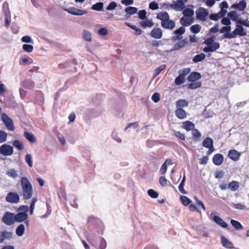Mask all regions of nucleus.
I'll use <instances>...</instances> for the list:
<instances>
[{
    "instance_id": "52",
    "label": "nucleus",
    "mask_w": 249,
    "mask_h": 249,
    "mask_svg": "<svg viewBox=\"0 0 249 249\" xmlns=\"http://www.w3.org/2000/svg\"><path fill=\"white\" fill-rule=\"evenodd\" d=\"M185 81V78L179 74L178 76L176 78L175 83L177 85H180L183 84Z\"/></svg>"
},
{
    "instance_id": "23",
    "label": "nucleus",
    "mask_w": 249,
    "mask_h": 249,
    "mask_svg": "<svg viewBox=\"0 0 249 249\" xmlns=\"http://www.w3.org/2000/svg\"><path fill=\"white\" fill-rule=\"evenodd\" d=\"M201 77L200 74L197 72H193L188 77V80L190 82H195L200 79Z\"/></svg>"
},
{
    "instance_id": "63",
    "label": "nucleus",
    "mask_w": 249,
    "mask_h": 249,
    "mask_svg": "<svg viewBox=\"0 0 249 249\" xmlns=\"http://www.w3.org/2000/svg\"><path fill=\"white\" fill-rule=\"evenodd\" d=\"M117 7V4L115 1L111 2L108 5L106 9L107 10H113Z\"/></svg>"
},
{
    "instance_id": "29",
    "label": "nucleus",
    "mask_w": 249,
    "mask_h": 249,
    "mask_svg": "<svg viewBox=\"0 0 249 249\" xmlns=\"http://www.w3.org/2000/svg\"><path fill=\"white\" fill-rule=\"evenodd\" d=\"M221 240L223 246L227 248L232 249L233 248L232 243L229 241L225 237L221 236Z\"/></svg>"
},
{
    "instance_id": "21",
    "label": "nucleus",
    "mask_w": 249,
    "mask_h": 249,
    "mask_svg": "<svg viewBox=\"0 0 249 249\" xmlns=\"http://www.w3.org/2000/svg\"><path fill=\"white\" fill-rule=\"evenodd\" d=\"M224 160V157L222 154H216L213 158V163L216 165H221Z\"/></svg>"
},
{
    "instance_id": "53",
    "label": "nucleus",
    "mask_w": 249,
    "mask_h": 249,
    "mask_svg": "<svg viewBox=\"0 0 249 249\" xmlns=\"http://www.w3.org/2000/svg\"><path fill=\"white\" fill-rule=\"evenodd\" d=\"M24 136L30 142H35L36 141V138L32 133L25 132Z\"/></svg>"
},
{
    "instance_id": "25",
    "label": "nucleus",
    "mask_w": 249,
    "mask_h": 249,
    "mask_svg": "<svg viewBox=\"0 0 249 249\" xmlns=\"http://www.w3.org/2000/svg\"><path fill=\"white\" fill-rule=\"evenodd\" d=\"M21 85L24 89H31L34 87V83L31 80L26 79L22 82Z\"/></svg>"
},
{
    "instance_id": "42",
    "label": "nucleus",
    "mask_w": 249,
    "mask_h": 249,
    "mask_svg": "<svg viewBox=\"0 0 249 249\" xmlns=\"http://www.w3.org/2000/svg\"><path fill=\"white\" fill-rule=\"evenodd\" d=\"M125 24L126 26H127L128 27L131 28L132 29L135 30V35H140L142 34V31L140 28L137 27L136 26L131 25V24H130L129 23L126 22V23H125Z\"/></svg>"
},
{
    "instance_id": "34",
    "label": "nucleus",
    "mask_w": 249,
    "mask_h": 249,
    "mask_svg": "<svg viewBox=\"0 0 249 249\" xmlns=\"http://www.w3.org/2000/svg\"><path fill=\"white\" fill-rule=\"evenodd\" d=\"M8 4L7 3L4 2L3 4V8L4 9L5 8L7 9V11L6 12L4 10L5 13V25L8 26L10 23V21L9 20L8 18H10V13L8 9Z\"/></svg>"
},
{
    "instance_id": "44",
    "label": "nucleus",
    "mask_w": 249,
    "mask_h": 249,
    "mask_svg": "<svg viewBox=\"0 0 249 249\" xmlns=\"http://www.w3.org/2000/svg\"><path fill=\"white\" fill-rule=\"evenodd\" d=\"M180 199L182 203L184 206H188V205L191 204V203L192 202V200L190 198H189L188 197H187L185 196H181L180 197Z\"/></svg>"
},
{
    "instance_id": "26",
    "label": "nucleus",
    "mask_w": 249,
    "mask_h": 249,
    "mask_svg": "<svg viewBox=\"0 0 249 249\" xmlns=\"http://www.w3.org/2000/svg\"><path fill=\"white\" fill-rule=\"evenodd\" d=\"M231 31V27L230 26H224L222 27L219 31L220 33L224 34V37L226 38L231 39L232 37H227L229 35H230Z\"/></svg>"
},
{
    "instance_id": "3",
    "label": "nucleus",
    "mask_w": 249,
    "mask_h": 249,
    "mask_svg": "<svg viewBox=\"0 0 249 249\" xmlns=\"http://www.w3.org/2000/svg\"><path fill=\"white\" fill-rule=\"evenodd\" d=\"M90 244L98 249H105L107 247V243L105 240L100 236H92L90 237Z\"/></svg>"
},
{
    "instance_id": "7",
    "label": "nucleus",
    "mask_w": 249,
    "mask_h": 249,
    "mask_svg": "<svg viewBox=\"0 0 249 249\" xmlns=\"http://www.w3.org/2000/svg\"><path fill=\"white\" fill-rule=\"evenodd\" d=\"M209 13L208 9L201 7H199L196 12V18L202 21H206Z\"/></svg>"
},
{
    "instance_id": "55",
    "label": "nucleus",
    "mask_w": 249,
    "mask_h": 249,
    "mask_svg": "<svg viewBox=\"0 0 249 249\" xmlns=\"http://www.w3.org/2000/svg\"><path fill=\"white\" fill-rule=\"evenodd\" d=\"M25 160L30 167L33 166L32 156L31 154H28L26 155Z\"/></svg>"
},
{
    "instance_id": "10",
    "label": "nucleus",
    "mask_w": 249,
    "mask_h": 249,
    "mask_svg": "<svg viewBox=\"0 0 249 249\" xmlns=\"http://www.w3.org/2000/svg\"><path fill=\"white\" fill-rule=\"evenodd\" d=\"M1 119L5 124L7 128L9 130L13 131L14 130V126L12 120L5 113H2L1 115Z\"/></svg>"
},
{
    "instance_id": "37",
    "label": "nucleus",
    "mask_w": 249,
    "mask_h": 249,
    "mask_svg": "<svg viewBox=\"0 0 249 249\" xmlns=\"http://www.w3.org/2000/svg\"><path fill=\"white\" fill-rule=\"evenodd\" d=\"M103 7L104 3L102 2H99L92 5L91 9L93 10L101 11L103 10Z\"/></svg>"
},
{
    "instance_id": "58",
    "label": "nucleus",
    "mask_w": 249,
    "mask_h": 249,
    "mask_svg": "<svg viewBox=\"0 0 249 249\" xmlns=\"http://www.w3.org/2000/svg\"><path fill=\"white\" fill-rule=\"evenodd\" d=\"M215 39V36H212L206 39L203 42V43L206 45H209L213 43H216L217 42L214 41Z\"/></svg>"
},
{
    "instance_id": "40",
    "label": "nucleus",
    "mask_w": 249,
    "mask_h": 249,
    "mask_svg": "<svg viewBox=\"0 0 249 249\" xmlns=\"http://www.w3.org/2000/svg\"><path fill=\"white\" fill-rule=\"evenodd\" d=\"M3 240L5 239H10L13 238V232L12 231H4L1 232Z\"/></svg>"
},
{
    "instance_id": "64",
    "label": "nucleus",
    "mask_w": 249,
    "mask_h": 249,
    "mask_svg": "<svg viewBox=\"0 0 249 249\" xmlns=\"http://www.w3.org/2000/svg\"><path fill=\"white\" fill-rule=\"evenodd\" d=\"M57 138L59 142L61 143L62 145H65L66 144V141L64 136L60 133L57 135Z\"/></svg>"
},
{
    "instance_id": "36",
    "label": "nucleus",
    "mask_w": 249,
    "mask_h": 249,
    "mask_svg": "<svg viewBox=\"0 0 249 249\" xmlns=\"http://www.w3.org/2000/svg\"><path fill=\"white\" fill-rule=\"evenodd\" d=\"M182 14L184 17H192L194 15V11L192 8H186L183 10Z\"/></svg>"
},
{
    "instance_id": "33",
    "label": "nucleus",
    "mask_w": 249,
    "mask_h": 249,
    "mask_svg": "<svg viewBox=\"0 0 249 249\" xmlns=\"http://www.w3.org/2000/svg\"><path fill=\"white\" fill-rule=\"evenodd\" d=\"M239 188V183L236 181H232L228 184V188L231 191L235 192Z\"/></svg>"
},
{
    "instance_id": "17",
    "label": "nucleus",
    "mask_w": 249,
    "mask_h": 249,
    "mask_svg": "<svg viewBox=\"0 0 249 249\" xmlns=\"http://www.w3.org/2000/svg\"><path fill=\"white\" fill-rule=\"evenodd\" d=\"M150 36L155 39H160L162 36V31L160 28H154L150 33Z\"/></svg>"
},
{
    "instance_id": "20",
    "label": "nucleus",
    "mask_w": 249,
    "mask_h": 249,
    "mask_svg": "<svg viewBox=\"0 0 249 249\" xmlns=\"http://www.w3.org/2000/svg\"><path fill=\"white\" fill-rule=\"evenodd\" d=\"M187 44V42L185 39L179 40L178 42L176 43L174 46L171 49L170 52H174L178 50L185 46Z\"/></svg>"
},
{
    "instance_id": "14",
    "label": "nucleus",
    "mask_w": 249,
    "mask_h": 249,
    "mask_svg": "<svg viewBox=\"0 0 249 249\" xmlns=\"http://www.w3.org/2000/svg\"><path fill=\"white\" fill-rule=\"evenodd\" d=\"M161 26L164 29L171 30L175 28L176 23L174 20L169 18L167 20L161 22Z\"/></svg>"
},
{
    "instance_id": "41",
    "label": "nucleus",
    "mask_w": 249,
    "mask_h": 249,
    "mask_svg": "<svg viewBox=\"0 0 249 249\" xmlns=\"http://www.w3.org/2000/svg\"><path fill=\"white\" fill-rule=\"evenodd\" d=\"M231 225L236 230H242L243 229V226L240 222L237 221L232 219L231 220Z\"/></svg>"
},
{
    "instance_id": "35",
    "label": "nucleus",
    "mask_w": 249,
    "mask_h": 249,
    "mask_svg": "<svg viewBox=\"0 0 249 249\" xmlns=\"http://www.w3.org/2000/svg\"><path fill=\"white\" fill-rule=\"evenodd\" d=\"M188 102L185 100H178L176 103V105L177 108H181V107H187Z\"/></svg>"
},
{
    "instance_id": "5",
    "label": "nucleus",
    "mask_w": 249,
    "mask_h": 249,
    "mask_svg": "<svg viewBox=\"0 0 249 249\" xmlns=\"http://www.w3.org/2000/svg\"><path fill=\"white\" fill-rule=\"evenodd\" d=\"M188 0H177L174 1L171 4H165L167 6L171 7L177 11H181L185 7V3L188 2Z\"/></svg>"
},
{
    "instance_id": "22",
    "label": "nucleus",
    "mask_w": 249,
    "mask_h": 249,
    "mask_svg": "<svg viewBox=\"0 0 249 249\" xmlns=\"http://www.w3.org/2000/svg\"><path fill=\"white\" fill-rule=\"evenodd\" d=\"M240 156V153L235 150H231L228 153L229 157L234 161L237 160Z\"/></svg>"
},
{
    "instance_id": "27",
    "label": "nucleus",
    "mask_w": 249,
    "mask_h": 249,
    "mask_svg": "<svg viewBox=\"0 0 249 249\" xmlns=\"http://www.w3.org/2000/svg\"><path fill=\"white\" fill-rule=\"evenodd\" d=\"M170 18L168 13L166 12H160L158 13L157 18L163 22Z\"/></svg>"
},
{
    "instance_id": "31",
    "label": "nucleus",
    "mask_w": 249,
    "mask_h": 249,
    "mask_svg": "<svg viewBox=\"0 0 249 249\" xmlns=\"http://www.w3.org/2000/svg\"><path fill=\"white\" fill-rule=\"evenodd\" d=\"M202 146L205 148L213 146V140L210 137L206 138L202 142Z\"/></svg>"
},
{
    "instance_id": "48",
    "label": "nucleus",
    "mask_w": 249,
    "mask_h": 249,
    "mask_svg": "<svg viewBox=\"0 0 249 249\" xmlns=\"http://www.w3.org/2000/svg\"><path fill=\"white\" fill-rule=\"evenodd\" d=\"M201 86V83L198 81L192 82L191 83L188 85V88L190 89H196L200 87Z\"/></svg>"
},
{
    "instance_id": "39",
    "label": "nucleus",
    "mask_w": 249,
    "mask_h": 249,
    "mask_svg": "<svg viewBox=\"0 0 249 249\" xmlns=\"http://www.w3.org/2000/svg\"><path fill=\"white\" fill-rule=\"evenodd\" d=\"M205 54L203 53L197 54L193 58V61L194 63L200 62L205 59Z\"/></svg>"
},
{
    "instance_id": "19",
    "label": "nucleus",
    "mask_w": 249,
    "mask_h": 249,
    "mask_svg": "<svg viewBox=\"0 0 249 249\" xmlns=\"http://www.w3.org/2000/svg\"><path fill=\"white\" fill-rule=\"evenodd\" d=\"M228 17L232 21H235L238 23V21L241 19L240 15L238 14L235 11H231L227 14Z\"/></svg>"
},
{
    "instance_id": "8",
    "label": "nucleus",
    "mask_w": 249,
    "mask_h": 249,
    "mask_svg": "<svg viewBox=\"0 0 249 249\" xmlns=\"http://www.w3.org/2000/svg\"><path fill=\"white\" fill-rule=\"evenodd\" d=\"M5 199L8 203L17 204L19 202L20 197L18 193L12 192L7 194Z\"/></svg>"
},
{
    "instance_id": "28",
    "label": "nucleus",
    "mask_w": 249,
    "mask_h": 249,
    "mask_svg": "<svg viewBox=\"0 0 249 249\" xmlns=\"http://www.w3.org/2000/svg\"><path fill=\"white\" fill-rule=\"evenodd\" d=\"M182 127L187 131L192 130L195 128V124L192 122L187 121L182 123Z\"/></svg>"
},
{
    "instance_id": "60",
    "label": "nucleus",
    "mask_w": 249,
    "mask_h": 249,
    "mask_svg": "<svg viewBox=\"0 0 249 249\" xmlns=\"http://www.w3.org/2000/svg\"><path fill=\"white\" fill-rule=\"evenodd\" d=\"M192 135L193 137L196 138V139H199L201 136V133L196 129H193L192 131Z\"/></svg>"
},
{
    "instance_id": "12",
    "label": "nucleus",
    "mask_w": 249,
    "mask_h": 249,
    "mask_svg": "<svg viewBox=\"0 0 249 249\" xmlns=\"http://www.w3.org/2000/svg\"><path fill=\"white\" fill-rule=\"evenodd\" d=\"M185 32V29L183 27H181L173 32L175 36L172 37V40L176 41L181 39L182 35Z\"/></svg>"
},
{
    "instance_id": "47",
    "label": "nucleus",
    "mask_w": 249,
    "mask_h": 249,
    "mask_svg": "<svg viewBox=\"0 0 249 249\" xmlns=\"http://www.w3.org/2000/svg\"><path fill=\"white\" fill-rule=\"evenodd\" d=\"M138 9L134 7H128L125 9L126 13L129 15H133L137 12Z\"/></svg>"
},
{
    "instance_id": "54",
    "label": "nucleus",
    "mask_w": 249,
    "mask_h": 249,
    "mask_svg": "<svg viewBox=\"0 0 249 249\" xmlns=\"http://www.w3.org/2000/svg\"><path fill=\"white\" fill-rule=\"evenodd\" d=\"M37 201V199L36 198H33L32 200V201L30 204V206L29 207V211H30V214L32 215L34 213V211L35 207V204Z\"/></svg>"
},
{
    "instance_id": "57",
    "label": "nucleus",
    "mask_w": 249,
    "mask_h": 249,
    "mask_svg": "<svg viewBox=\"0 0 249 249\" xmlns=\"http://www.w3.org/2000/svg\"><path fill=\"white\" fill-rule=\"evenodd\" d=\"M33 46L32 45L30 44H24L22 46V49L23 50L27 53H31L33 50Z\"/></svg>"
},
{
    "instance_id": "46",
    "label": "nucleus",
    "mask_w": 249,
    "mask_h": 249,
    "mask_svg": "<svg viewBox=\"0 0 249 249\" xmlns=\"http://www.w3.org/2000/svg\"><path fill=\"white\" fill-rule=\"evenodd\" d=\"M166 67V66L165 65H161L159 67L156 69L154 71L153 78H155L158 75H159V74L165 69Z\"/></svg>"
},
{
    "instance_id": "1",
    "label": "nucleus",
    "mask_w": 249,
    "mask_h": 249,
    "mask_svg": "<svg viewBox=\"0 0 249 249\" xmlns=\"http://www.w3.org/2000/svg\"><path fill=\"white\" fill-rule=\"evenodd\" d=\"M17 211V213H15L16 222L18 223L24 222L25 225L29 226L30 222L27 214V212L29 211V207L26 205L20 206L18 208Z\"/></svg>"
},
{
    "instance_id": "50",
    "label": "nucleus",
    "mask_w": 249,
    "mask_h": 249,
    "mask_svg": "<svg viewBox=\"0 0 249 249\" xmlns=\"http://www.w3.org/2000/svg\"><path fill=\"white\" fill-rule=\"evenodd\" d=\"M13 145L19 150H22L24 148L23 143L18 140H15L13 142Z\"/></svg>"
},
{
    "instance_id": "9",
    "label": "nucleus",
    "mask_w": 249,
    "mask_h": 249,
    "mask_svg": "<svg viewBox=\"0 0 249 249\" xmlns=\"http://www.w3.org/2000/svg\"><path fill=\"white\" fill-rule=\"evenodd\" d=\"M13 152V147L9 144H3L0 147V154L3 156H11Z\"/></svg>"
},
{
    "instance_id": "45",
    "label": "nucleus",
    "mask_w": 249,
    "mask_h": 249,
    "mask_svg": "<svg viewBox=\"0 0 249 249\" xmlns=\"http://www.w3.org/2000/svg\"><path fill=\"white\" fill-rule=\"evenodd\" d=\"M140 24L142 27L144 28L151 27L153 25V23L152 22V20H149L148 19L141 21Z\"/></svg>"
},
{
    "instance_id": "2",
    "label": "nucleus",
    "mask_w": 249,
    "mask_h": 249,
    "mask_svg": "<svg viewBox=\"0 0 249 249\" xmlns=\"http://www.w3.org/2000/svg\"><path fill=\"white\" fill-rule=\"evenodd\" d=\"M20 182L23 198L24 199H29L32 197L33 194L32 185L29 179L26 177L22 178Z\"/></svg>"
},
{
    "instance_id": "56",
    "label": "nucleus",
    "mask_w": 249,
    "mask_h": 249,
    "mask_svg": "<svg viewBox=\"0 0 249 249\" xmlns=\"http://www.w3.org/2000/svg\"><path fill=\"white\" fill-rule=\"evenodd\" d=\"M7 133L2 130H0V142L2 143L6 141Z\"/></svg>"
},
{
    "instance_id": "32",
    "label": "nucleus",
    "mask_w": 249,
    "mask_h": 249,
    "mask_svg": "<svg viewBox=\"0 0 249 249\" xmlns=\"http://www.w3.org/2000/svg\"><path fill=\"white\" fill-rule=\"evenodd\" d=\"M176 115L180 119H183L186 117L187 113L182 108H177L176 111Z\"/></svg>"
},
{
    "instance_id": "38",
    "label": "nucleus",
    "mask_w": 249,
    "mask_h": 249,
    "mask_svg": "<svg viewBox=\"0 0 249 249\" xmlns=\"http://www.w3.org/2000/svg\"><path fill=\"white\" fill-rule=\"evenodd\" d=\"M33 63V60L29 57H22L20 59L19 64L21 65L30 64Z\"/></svg>"
},
{
    "instance_id": "18",
    "label": "nucleus",
    "mask_w": 249,
    "mask_h": 249,
    "mask_svg": "<svg viewBox=\"0 0 249 249\" xmlns=\"http://www.w3.org/2000/svg\"><path fill=\"white\" fill-rule=\"evenodd\" d=\"M194 21L193 17H183L180 18V23L183 26H189Z\"/></svg>"
},
{
    "instance_id": "24",
    "label": "nucleus",
    "mask_w": 249,
    "mask_h": 249,
    "mask_svg": "<svg viewBox=\"0 0 249 249\" xmlns=\"http://www.w3.org/2000/svg\"><path fill=\"white\" fill-rule=\"evenodd\" d=\"M5 174L9 177L16 178L18 177V172L14 168H8L5 172Z\"/></svg>"
},
{
    "instance_id": "4",
    "label": "nucleus",
    "mask_w": 249,
    "mask_h": 249,
    "mask_svg": "<svg viewBox=\"0 0 249 249\" xmlns=\"http://www.w3.org/2000/svg\"><path fill=\"white\" fill-rule=\"evenodd\" d=\"M247 35V32L243 26L238 23H236L235 29L227 37L234 38L237 36H244Z\"/></svg>"
},
{
    "instance_id": "43",
    "label": "nucleus",
    "mask_w": 249,
    "mask_h": 249,
    "mask_svg": "<svg viewBox=\"0 0 249 249\" xmlns=\"http://www.w3.org/2000/svg\"><path fill=\"white\" fill-rule=\"evenodd\" d=\"M83 37L86 41L89 42L91 41V35L89 31L87 30H84L83 31Z\"/></svg>"
},
{
    "instance_id": "49",
    "label": "nucleus",
    "mask_w": 249,
    "mask_h": 249,
    "mask_svg": "<svg viewBox=\"0 0 249 249\" xmlns=\"http://www.w3.org/2000/svg\"><path fill=\"white\" fill-rule=\"evenodd\" d=\"M201 30V26L198 24H195L190 27V31L192 33L197 34Z\"/></svg>"
},
{
    "instance_id": "51",
    "label": "nucleus",
    "mask_w": 249,
    "mask_h": 249,
    "mask_svg": "<svg viewBox=\"0 0 249 249\" xmlns=\"http://www.w3.org/2000/svg\"><path fill=\"white\" fill-rule=\"evenodd\" d=\"M69 200L71 206L75 208H78V204L75 201V197L73 195H71L69 196Z\"/></svg>"
},
{
    "instance_id": "30",
    "label": "nucleus",
    "mask_w": 249,
    "mask_h": 249,
    "mask_svg": "<svg viewBox=\"0 0 249 249\" xmlns=\"http://www.w3.org/2000/svg\"><path fill=\"white\" fill-rule=\"evenodd\" d=\"M25 230V225L23 224H20L17 227L16 233L18 236H21L24 234Z\"/></svg>"
},
{
    "instance_id": "62",
    "label": "nucleus",
    "mask_w": 249,
    "mask_h": 249,
    "mask_svg": "<svg viewBox=\"0 0 249 249\" xmlns=\"http://www.w3.org/2000/svg\"><path fill=\"white\" fill-rule=\"evenodd\" d=\"M147 193L150 197L153 198H157L158 196V193L153 189L148 190Z\"/></svg>"
},
{
    "instance_id": "59",
    "label": "nucleus",
    "mask_w": 249,
    "mask_h": 249,
    "mask_svg": "<svg viewBox=\"0 0 249 249\" xmlns=\"http://www.w3.org/2000/svg\"><path fill=\"white\" fill-rule=\"evenodd\" d=\"M231 206H233L235 209H238V210H244L246 208V206L242 204L239 203H231L230 204Z\"/></svg>"
},
{
    "instance_id": "6",
    "label": "nucleus",
    "mask_w": 249,
    "mask_h": 249,
    "mask_svg": "<svg viewBox=\"0 0 249 249\" xmlns=\"http://www.w3.org/2000/svg\"><path fill=\"white\" fill-rule=\"evenodd\" d=\"M2 221L8 226L14 224L16 222L15 213L10 212H5L2 216Z\"/></svg>"
},
{
    "instance_id": "13",
    "label": "nucleus",
    "mask_w": 249,
    "mask_h": 249,
    "mask_svg": "<svg viewBox=\"0 0 249 249\" xmlns=\"http://www.w3.org/2000/svg\"><path fill=\"white\" fill-rule=\"evenodd\" d=\"M68 13L74 16H82L87 13L85 10H80L74 7L65 9Z\"/></svg>"
},
{
    "instance_id": "61",
    "label": "nucleus",
    "mask_w": 249,
    "mask_h": 249,
    "mask_svg": "<svg viewBox=\"0 0 249 249\" xmlns=\"http://www.w3.org/2000/svg\"><path fill=\"white\" fill-rule=\"evenodd\" d=\"M190 72V68H185L181 70H180L178 72V74L181 75L182 76L185 78V76L188 74Z\"/></svg>"
},
{
    "instance_id": "11",
    "label": "nucleus",
    "mask_w": 249,
    "mask_h": 249,
    "mask_svg": "<svg viewBox=\"0 0 249 249\" xmlns=\"http://www.w3.org/2000/svg\"><path fill=\"white\" fill-rule=\"evenodd\" d=\"M214 214V213H212L210 215V217L219 226L223 228H227L228 227L227 223L218 216L213 215Z\"/></svg>"
},
{
    "instance_id": "15",
    "label": "nucleus",
    "mask_w": 249,
    "mask_h": 249,
    "mask_svg": "<svg viewBox=\"0 0 249 249\" xmlns=\"http://www.w3.org/2000/svg\"><path fill=\"white\" fill-rule=\"evenodd\" d=\"M247 3L245 0H240L238 3L232 4L231 9H236L239 11H244L247 7Z\"/></svg>"
},
{
    "instance_id": "16",
    "label": "nucleus",
    "mask_w": 249,
    "mask_h": 249,
    "mask_svg": "<svg viewBox=\"0 0 249 249\" xmlns=\"http://www.w3.org/2000/svg\"><path fill=\"white\" fill-rule=\"evenodd\" d=\"M220 47V44L219 42L213 43L211 45H207L204 47L203 51L205 53L213 52L218 49Z\"/></svg>"
}]
</instances>
